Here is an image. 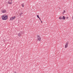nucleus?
<instances>
[{"mask_svg": "<svg viewBox=\"0 0 73 73\" xmlns=\"http://www.w3.org/2000/svg\"><path fill=\"white\" fill-rule=\"evenodd\" d=\"M20 33L21 34H24L25 32L24 31H21Z\"/></svg>", "mask_w": 73, "mask_h": 73, "instance_id": "0eeeda50", "label": "nucleus"}, {"mask_svg": "<svg viewBox=\"0 0 73 73\" xmlns=\"http://www.w3.org/2000/svg\"><path fill=\"white\" fill-rule=\"evenodd\" d=\"M59 19L60 20H61V19H62V17L60 16L59 17Z\"/></svg>", "mask_w": 73, "mask_h": 73, "instance_id": "6e6552de", "label": "nucleus"}, {"mask_svg": "<svg viewBox=\"0 0 73 73\" xmlns=\"http://www.w3.org/2000/svg\"><path fill=\"white\" fill-rule=\"evenodd\" d=\"M41 23H42V21H41Z\"/></svg>", "mask_w": 73, "mask_h": 73, "instance_id": "6ab92c4d", "label": "nucleus"}, {"mask_svg": "<svg viewBox=\"0 0 73 73\" xmlns=\"http://www.w3.org/2000/svg\"><path fill=\"white\" fill-rule=\"evenodd\" d=\"M23 13H21L20 14V17L21 16V15H22V14H23Z\"/></svg>", "mask_w": 73, "mask_h": 73, "instance_id": "ddd939ff", "label": "nucleus"}, {"mask_svg": "<svg viewBox=\"0 0 73 73\" xmlns=\"http://www.w3.org/2000/svg\"><path fill=\"white\" fill-rule=\"evenodd\" d=\"M65 13V11L64 10L62 13V15H64V13Z\"/></svg>", "mask_w": 73, "mask_h": 73, "instance_id": "9d476101", "label": "nucleus"}, {"mask_svg": "<svg viewBox=\"0 0 73 73\" xmlns=\"http://www.w3.org/2000/svg\"><path fill=\"white\" fill-rule=\"evenodd\" d=\"M21 33H20L18 34V36L19 37H20V36H21Z\"/></svg>", "mask_w": 73, "mask_h": 73, "instance_id": "1a4fd4ad", "label": "nucleus"}, {"mask_svg": "<svg viewBox=\"0 0 73 73\" xmlns=\"http://www.w3.org/2000/svg\"><path fill=\"white\" fill-rule=\"evenodd\" d=\"M24 3H23L21 5L23 7H24Z\"/></svg>", "mask_w": 73, "mask_h": 73, "instance_id": "4468645a", "label": "nucleus"}, {"mask_svg": "<svg viewBox=\"0 0 73 73\" xmlns=\"http://www.w3.org/2000/svg\"><path fill=\"white\" fill-rule=\"evenodd\" d=\"M37 37L38 38V40L39 41H41V36L39 35H37Z\"/></svg>", "mask_w": 73, "mask_h": 73, "instance_id": "f03ea898", "label": "nucleus"}, {"mask_svg": "<svg viewBox=\"0 0 73 73\" xmlns=\"http://www.w3.org/2000/svg\"><path fill=\"white\" fill-rule=\"evenodd\" d=\"M2 13H6V10H2L1 11Z\"/></svg>", "mask_w": 73, "mask_h": 73, "instance_id": "423d86ee", "label": "nucleus"}, {"mask_svg": "<svg viewBox=\"0 0 73 73\" xmlns=\"http://www.w3.org/2000/svg\"><path fill=\"white\" fill-rule=\"evenodd\" d=\"M59 9H61V8H60V7H59Z\"/></svg>", "mask_w": 73, "mask_h": 73, "instance_id": "a211bd4d", "label": "nucleus"}, {"mask_svg": "<svg viewBox=\"0 0 73 73\" xmlns=\"http://www.w3.org/2000/svg\"><path fill=\"white\" fill-rule=\"evenodd\" d=\"M68 44H69V42H68V41H67V42H66V44L65 46V48H66L68 47Z\"/></svg>", "mask_w": 73, "mask_h": 73, "instance_id": "7ed1b4c3", "label": "nucleus"}, {"mask_svg": "<svg viewBox=\"0 0 73 73\" xmlns=\"http://www.w3.org/2000/svg\"><path fill=\"white\" fill-rule=\"evenodd\" d=\"M39 20H40V21H41V19H40V18H39Z\"/></svg>", "mask_w": 73, "mask_h": 73, "instance_id": "2eb2a0df", "label": "nucleus"}, {"mask_svg": "<svg viewBox=\"0 0 73 73\" xmlns=\"http://www.w3.org/2000/svg\"><path fill=\"white\" fill-rule=\"evenodd\" d=\"M15 18H16V17L15 16L11 17L10 18V20L12 21V20H14Z\"/></svg>", "mask_w": 73, "mask_h": 73, "instance_id": "20e7f679", "label": "nucleus"}, {"mask_svg": "<svg viewBox=\"0 0 73 73\" xmlns=\"http://www.w3.org/2000/svg\"><path fill=\"white\" fill-rule=\"evenodd\" d=\"M2 19L3 20H6L8 19V15H4L2 16Z\"/></svg>", "mask_w": 73, "mask_h": 73, "instance_id": "f257e3e1", "label": "nucleus"}, {"mask_svg": "<svg viewBox=\"0 0 73 73\" xmlns=\"http://www.w3.org/2000/svg\"><path fill=\"white\" fill-rule=\"evenodd\" d=\"M62 19H63V20H65V17L64 16H63Z\"/></svg>", "mask_w": 73, "mask_h": 73, "instance_id": "9b49d317", "label": "nucleus"}, {"mask_svg": "<svg viewBox=\"0 0 73 73\" xmlns=\"http://www.w3.org/2000/svg\"><path fill=\"white\" fill-rule=\"evenodd\" d=\"M10 1H12V0H11Z\"/></svg>", "mask_w": 73, "mask_h": 73, "instance_id": "f3484780", "label": "nucleus"}, {"mask_svg": "<svg viewBox=\"0 0 73 73\" xmlns=\"http://www.w3.org/2000/svg\"><path fill=\"white\" fill-rule=\"evenodd\" d=\"M66 19H68V17H66Z\"/></svg>", "mask_w": 73, "mask_h": 73, "instance_id": "dca6fc26", "label": "nucleus"}, {"mask_svg": "<svg viewBox=\"0 0 73 73\" xmlns=\"http://www.w3.org/2000/svg\"><path fill=\"white\" fill-rule=\"evenodd\" d=\"M37 17L38 18V19H40V17H39V15H37Z\"/></svg>", "mask_w": 73, "mask_h": 73, "instance_id": "f8f14e48", "label": "nucleus"}, {"mask_svg": "<svg viewBox=\"0 0 73 73\" xmlns=\"http://www.w3.org/2000/svg\"><path fill=\"white\" fill-rule=\"evenodd\" d=\"M7 3H8L9 4H12V1H11V0H9L8 1Z\"/></svg>", "mask_w": 73, "mask_h": 73, "instance_id": "39448f33", "label": "nucleus"}]
</instances>
